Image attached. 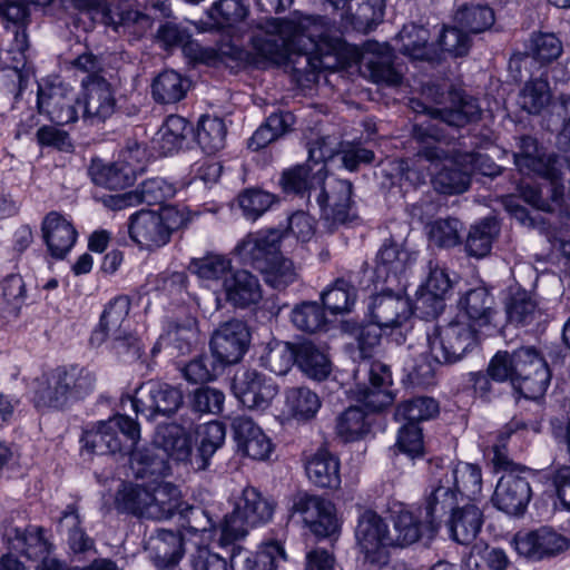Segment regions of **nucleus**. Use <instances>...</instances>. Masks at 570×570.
<instances>
[{"label":"nucleus","mask_w":570,"mask_h":570,"mask_svg":"<svg viewBox=\"0 0 570 570\" xmlns=\"http://www.w3.org/2000/svg\"><path fill=\"white\" fill-rule=\"evenodd\" d=\"M127 401L136 414L154 421L158 416H170L183 405L184 397L180 389L170 384L148 381L142 383L134 396Z\"/></svg>","instance_id":"nucleus-10"},{"label":"nucleus","mask_w":570,"mask_h":570,"mask_svg":"<svg viewBox=\"0 0 570 570\" xmlns=\"http://www.w3.org/2000/svg\"><path fill=\"white\" fill-rule=\"evenodd\" d=\"M505 313L508 321L517 326L530 325L540 316L537 299L521 288L511 292L507 298Z\"/></svg>","instance_id":"nucleus-48"},{"label":"nucleus","mask_w":570,"mask_h":570,"mask_svg":"<svg viewBox=\"0 0 570 570\" xmlns=\"http://www.w3.org/2000/svg\"><path fill=\"white\" fill-rule=\"evenodd\" d=\"M498 232V225L491 218H485L472 225L465 240L466 254L475 258L485 257L491 252L492 243Z\"/></svg>","instance_id":"nucleus-55"},{"label":"nucleus","mask_w":570,"mask_h":570,"mask_svg":"<svg viewBox=\"0 0 570 570\" xmlns=\"http://www.w3.org/2000/svg\"><path fill=\"white\" fill-rule=\"evenodd\" d=\"M563 51L561 40L552 32H533L527 43V55L540 63H550Z\"/></svg>","instance_id":"nucleus-62"},{"label":"nucleus","mask_w":570,"mask_h":570,"mask_svg":"<svg viewBox=\"0 0 570 570\" xmlns=\"http://www.w3.org/2000/svg\"><path fill=\"white\" fill-rule=\"evenodd\" d=\"M306 474L321 488L336 489L341 484L338 459L326 449H320L308 460Z\"/></svg>","instance_id":"nucleus-43"},{"label":"nucleus","mask_w":570,"mask_h":570,"mask_svg":"<svg viewBox=\"0 0 570 570\" xmlns=\"http://www.w3.org/2000/svg\"><path fill=\"white\" fill-rule=\"evenodd\" d=\"M440 411L436 400L430 396H415L401 402L394 412V419L404 424L419 425L422 421L434 419Z\"/></svg>","instance_id":"nucleus-49"},{"label":"nucleus","mask_w":570,"mask_h":570,"mask_svg":"<svg viewBox=\"0 0 570 570\" xmlns=\"http://www.w3.org/2000/svg\"><path fill=\"white\" fill-rule=\"evenodd\" d=\"M189 89V79L173 69L160 72L151 85L153 98L159 104H176Z\"/></svg>","instance_id":"nucleus-44"},{"label":"nucleus","mask_w":570,"mask_h":570,"mask_svg":"<svg viewBox=\"0 0 570 570\" xmlns=\"http://www.w3.org/2000/svg\"><path fill=\"white\" fill-rule=\"evenodd\" d=\"M313 199L320 207L321 217L330 228H335L356 218L351 181L337 178L327 181L324 179L321 186H313Z\"/></svg>","instance_id":"nucleus-9"},{"label":"nucleus","mask_w":570,"mask_h":570,"mask_svg":"<svg viewBox=\"0 0 570 570\" xmlns=\"http://www.w3.org/2000/svg\"><path fill=\"white\" fill-rule=\"evenodd\" d=\"M223 287L226 301L238 308L256 305L263 297L258 278L245 269L225 277Z\"/></svg>","instance_id":"nucleus-33"},{"label":"nucleus","mask_w":570,"mask_h":570,"mask_svg":"<svg viewBox=\"0 0 570 570\" xmlns=\"http://www.w3.org/2000/svg\"><path fill=\"white\" fill-rule=\"evenodd\" d=\"M551 92L547 76L532 78L519 94V105L529 114H539L550 101Z\"/></svg>","instance_id":"nucleus-60"},{"label":"nucleus","mask_w":570,"mask_h":570,"mask_svg":"<svg viewBox=\"0 0 570 570\" xmlns=\"http://www.w3.org/2000/svg\"><path fill=\"white\" fill-rule=\"evenodd\" d=\"M193 423L178 424L176 422L159 424L155 433V444L161 448L167 455L176 461L191 459Z\"/></svg>","instance_id":"nucleus-29"},{"label":"nucleus","mask_w":570,"mask_h":570,"mask_svg":"<svg viewBox=\"0 0 570 570\" xmlns=\"http://www.w3.org/2000/svg\"><path fill=\"white\" fill-rule=\"evenodd\" d=\"M76 102L72 88L59 79L38 83V110L55 124L65 126L76 121L78 119Z\"/></svg>","instance_id":"nucleus-12"},{"label":"nucleus","mask_w":570,"mask_h":570,"mask_svg":"<svg viewBox=\"0 0 570 570\" xmlns=\"http://www.w3.org/2000/svg\"><path fill=\"white\" fill-rule=\"evenodd\" d=\"M187 220L186 213L175 206L160 210L140 209L129 217L128 233L140 249L155 250L168 244L173 233Z\"/></svg>","instance_id":"nucleus-4"},{"label":"nucleus","mask_w":570,"mask_h":570,"mask_svg":"<svg viewBox=\"0 0 570 570\" xmlns=\"http://www.w3.org/2000/svg\"><path fill=\"white\" fill-rule=\"evenodd\" d=\"M371 423L358 406H350L336 420V434L344 442H354L370 432Z\"/></svg>","instance_id":"nucleus-57"},{"label":"nucleus","mask_w":570,"mask_h":570,"mask_svg":"<svg viewBox=\"0 0 570 570\" xmlns=\"http://www.w3.org/2000/svg\"><path fill=\"white\" fill-rule=\"evenodd\" d=\"M322 306L332 314L348 313L356 299L354 286L344 279H337L327 291L322 293Z\"/></svg>","instance_id":"nucleus-64"},{"label":"nucleus","mask_w":570,"mask_h":570,"mask_svg":"<svg viewBox=\"0 0 570 570\" xmlns=\"http://www.w3.org/2000/svg\"><path fill=\"white\" fill-rule=\"evenodd\" d=\"M459 307L469 321L485 326L495 315V302L491 293L484 287L469 289L459 301Z\"/></svg>","instance_id":"nucleus-42"},{"label":"nucleus","mask_w":570,"mask_h":570,"mask_svg":"<svg viewBox=\"0 0 570 570\" xmlns=\"http://www.w3.org/2000/svg\"><path fill=\"white\" fill-rule=\"evenodd\" d=\"M130 311V298L120 295L111 299L105 307L100 317V332L106 336H111L130 328L128 320Z\"/></svg>","instance_id":"nucleus-54"},{"label":"nucleus","mask_w":570,"mask_h":570,"mask_svg":"<svg viewBox=\"0 0 570 570\" xmlns=\"http://www.w3.org/2000/svg\"><path fill=\"white\" fill-rule=\"evenodd\" d=\"M309 160L317 166L313 171L307 164L297 165L283 171L279 184L285 193L298 195L307 194V200L311 203L313 186H321L326 178L325 165L322 164L332 158L334 150L326 145L324 138L316 140L308 149Z\"/></svg>","instance_id":"nucleus-11"},{"label":"nucleus","mask_w":570,"mask_h":570,"mask_svg":"<svg viewBox=\"0 0 570 570\" xmlns=\"http://www.w3.org/2000/svg\"><path fill=\"white\" fill-rule=\"evenodd\" d=\"M81 523L79 509L71 503L61 512L57 524L58 532L65 538L69 551L73 556L95 551V540L87 534Z\"/></svg>","instance_id":"nucleus-35"},{"label":"nucleus","mask_w":570,"mask_h":570,"mask_svg":"<svg viewBox=\"0 0 570 570\" xmlns=\"http://www.w3.org/2000/svg\"><path fill=\"white\" fill-rule=\"evenodd\" d=\"M441 475L453 488L461 502H471L481 493L482 473L475 464L460 462Z\"/></svg>","instance_id":"nucleus-39"},{"label":"nucleus","mask_w":570,"mask_h":570,"mask_svg":"<svg viewBox=\"0 0 570 570\" xmlns=\"http://www.w3.org/2000/svg\"><path fill=\"white\" fill-rule=\"evenodd\" d=\"M514 387L527 399L542 397L551 382V371L546 358L534 346L513 351Z\"/></svg>","instance_id":"nucleus-7"},{"label":"nucleus","mask_w":570,"mask_h":570,"mask_svg":"<svg viewBox=\"0 0 570 570\" xmlns=\"http://www.w3.org/2000/svg\"><path fill=\"white\" fill-rule=\"evenodd\" d=\"M80 10H96L104 24L118 33L140 35L147 23L148 17L125 2H106L100 6L99 0H72Z\"/></svg>","instance_id":"nucleus-14"},{"label":"nucleus","mask_w":570,"mask_h":570,"mask_svg":"<svg viewBox=\"0 0 570 570\" xmlns=\"http://www.w3.org/2000/svg\"><path fill=\"white\" fill-rule=\"evenodd\" d=\"M362 371L368 376V385L357 389V400L371 412H379L391 405L394 395L390 391L392 385L390 366L380 361L365 362L358 366L357 373Z\"/></svg>","instance_id":"nucleus-19"},{"label":"nucleus","mask_w":570,"mask_h":570,"mask_svg":"<svg viewBox=\"0 0 570 570\" xmlns=\"http://www.w3.org/2000/svg\"><path fill=\"white\" fill-rule=\"evenodd\" d=\"M198 337L197 322L194 317H186L181 322L169 323L166 334L161 336L169 348L177 355H186L191 352Z\"/></svg>","instance_id":"nucleus-50"},{"label":"nucleus","mask_w":570,"mask_h":570,"mask_svg":"<svg viewBox=\"0 0 570 570\" xmlns=\"http://www.w3.org/2000/svg\"><path fill=\"white\" fill-rule=\"evenodd\" d=\"M248 8L242 0H217L207 11L208 28L223 30L243 21Z\"/></svg>","instance_id":"nucleus-52"},{"label":"nucleus","mask_w":570,"mask_h":570,"mask_svg":"<svg viewBox=\"0 0 570 570\" xmlns=\"http://www.w3.org/2000/svg\"><path fill=\"white\" fill-rule=\"evenodd\" d=\"M3 539L9 549L28 559L37 560L49 554L51 544L43 537V529L40 527H29L26 530L18 528H8L3 532Z\"/></svg>","instance_id":"nucleus-38"},{"label":"nucleus","mask_w":570,"mask_h":570,"mask_svg":"<svg viewBox=\"0 0 570 570\" xmlns=\"http://www.w3.org/2000/svg\"><path fill=\"white\" fill-rule=\"evenodd\" d=\"M275 504L256 488L247 487L235 503L233 511L220 524L219 544L223 548L244 539L249 529L272 520Z\"/></svg>","instance_id":"nucleus-5"},{"label":"nucleus","mask_w":570,"mask_h":570,"mask_svg":"<svg viewBox=\"0 0 570 570\" xmlns=\"http://www.w3.org/2000/svg\"><path fill=\"white\" fill-rule=\"evenodd\" d=\"M459 159L444 166L432 179L434 189L441 194L455 195L464 193L470 186L468 167L459 168Z\"/></svg>","instance_id":"nucleus-58"},{"label":"nucleus","mask_w":570,"mask_h":570,"mask_svg":"<svg viewBox=\"0 0 570 570\" xmlns=\"http://www.w3.org/2000/svg\"><path fill=\"white\" fill-rule=\"evenodd\" d=\"M41 232L48 252L57 259L66 257L78 236L73 225L58 212H50L45 216Z\"/></svg>","instance_id":"nucleus-28"},{"label":"nucleus","mask_w":570,"mask_h":570,"mask_svg":"<svg viewBox=\"0 0 570 570\" xmlns=\"http://www.w3.org/2000/svg\"><path fill=\"white\" fill-rule=\"evenodd\" d=\"M482 524L483 513L471 502H462L446 521L451 538L460 544L472 543Z\"/></svg>","instance_id":"nucleus-36"},{"label":"nucleus","mask_w":570,"mask_h":570,"mask_svg":"<svg viewBox=\"0 0 570 570\" xmlns=\"http://www.w3.org/2000/svg\"><path fill=\"white\" fill-rule=\"evenodd\" d=\"M296 365L311 379L322 381L331 372L325 351L311 341L296 344Z\"/></svg>","instance_id":"nucleus-45"},{"label":"nucleus","mask_w":570,"mask_h":570,"mask_svg":"<svg viewBox=\"0 0 570 570\" xmlns=\"http://www.w3.org/2000/svg\"><path fill=\"white\" fill-rule=\"evenodd\" d=\"M430 31L416 23L404 24L396 36L399 51L412 60L440 61V51L429 41Z\"/></svg>","instance_id":"nucleus-32"},{"label":"nucleus","mask_w":570,"mask_h":570,"mask_svg":"<svg viewBox=\"0 0 570 570\" xmlns=\"http://www.w3.org/2000/svg\"><path fill=\"white\" fill-rule=\"evenodd\" d=\"M227 128L223 119L203 116L196 129V140L207 155L218 153L225 147Z\"/></svg>","instance_id":"nucleus-51"},{"label":"nucleus","mask_w":570,"mask_h":570,"mask_svg":"<svg viewBox=\"0 0 570 570\" xmlns=\"http://www.w3.org/2000/svg\"><path fill=\"white\" fill-rule=\"evenodd\" d=\"M323 17L295 12L287 18L265 17L250 26V43L263 60L276 65L291 63L294 70L308 73L322 67L315 55L318 41L325 37Z\"/></svg>","instance_id":"nucleus-1"},{"label":"nucleus","mask_w":570,"mask_h":570,"mask_svg":"<svg viewBox=\"0 0 570 570\" xmlns=\"http://www.w3.org/2000/svg\"><path fill=\"white\" fill-rule=\"evenodd\" d=\"M394 535H392L393 547H407L417 542L422 538L431 539L436 533L434 527L428 528V519L422 511L400 507L392 511Z\"/></svg>","instance_id":"nucleus-27"},{"label":"nucleus","mask_w":570,"mask_h":570,"mask_svg":"<svg viewBox=\"0 0 570 570\" xmlns=\"http://www.w3.org/2000/svg\"><path fill=\"white\" fill-rule=\"evenodd\" d=\"M417 253L393 238L385 239L375 256L374 274L379 282L399 281L416 262Z\"/></svg>","instance_id":"nucleus-23"},{"label":"nucleus","mask_w":570,"mask_h":570,"mask_svg":"<svg viewBox=\"0 0 570 570\" xmlns=\"http://www.w3.org/2000/svg\"><path fill=\"white\" fill-rule=\"evenodd\" d=\"M226 436L225 425L218 421H210L204 425L200 443L194 456L198 470L208 466L209 459L223 446Z\"/></svg>","instance_id":"nucleus-59"},{"label":"nucleus","mask_w":570,"mask_h":570,"mask_svg":"<svg viewBox=\"0 0 570 570\" xmlns=\"http://www.w3.org/2000/svg\"><path fill=\"white\" fill-rule=\"evenodd\" d=\"M293 325L306 333H316L326 326V316L322 305L316 302L297 304L291 313Z\"/></svg>","instance_id":"nucleus-63"},{"label":"nucleus","mask_w":570,"mask_h":570,"mask_svg":"<svg viewBox=\"0 0 570 570\" xmlns=\"http://www.w3.org/2000/svg\"><path fill=\"white\" fill-rule=\"evenodd\" d=\"M431 355L438 363L460 362L478 343L474 324L454 318L446 324L436 325L428 334Z\"/></svg>","instance_id":"nucleus-6"},{"label":"nucleus","mask_w":570,"mask_h":570,"mask_svg":"<svg viewBox=\"0 0 570 570\" xmlns=\"http://www.w3.org/2000/svg\"><path fill=\"white\" fill-rule=\"evenodd\" d=\"M230 426L238 452L253 460H265L269 456L273 444L250 417L235 416L232 419Z\"/></svg>","instance_id":"nucleus-25"},{"label":"nucleus","mask_w":570,"mask_h":570,"mask_svg":"<svg viewBox=\"0 0 570 570\" xmlns=\"http://www.w3.org/2000/svg\"><path fill=\"white\" fill-rule=\"evenodd\" d=\"M130 454V468L137 479L160 480L167 471L168 464L155 448H135Z\"/></svg>","instance_id":"nucleus-47"},{"label":"nucleus","mask_w":570,"mask_h":570,"mask_svg":"<svg viewBox=\"0 0 570 570\" xmlns=\"http://www.w3.org/2000/svg\"><path fill=\"white\" fill-rule=\"evenodd\" d=\"M372 323L381 328L401 326L413 314L407 297L392 293H381L372 298L368 305Z\"/></svg>","instance_id":"nucleus-26"},{"label":"nucleus","mask_w":570,"mask_h":570,"mask_svg":"<svg viewBox=\"0 0 570 570\" xmlns=\"http://www.w3.org/2000/svg\"><path fill=\"white\" fill-rule=\"evenodd\" d=\"M82 448L94 454L106 455L124 451L122 440L112 430L109 421H101L91 430L83 433L81 438Z\"/></svg>","instance_id":"nucleus-46"},{"label":"nucleus","mask_w":570,"mask_h":570,"mask_svg":"<svg viewBox=\"0 0 570 570\" xmlns=\"http://www.w3.org/2000/svg\"><path fill=\"white\" fill-rule=\"evenodd\" d=\"M461 503L456 492L441 475L430 485L424 505L419 509L428 519L429 527H434L438 530L442 519L445 515L450 517Z\"/></svg>","instance_id":"nucleus-30"},{"label":"nucleus","mask_w":570,"mask_h":570,"mask_svg":"<svg viewBox=\"0 0 570 570\" xmlns=\"http://www.w3.org/2000/svg\"><path fill=\"white\" fill-rule=\"evenodd\" d=\"M292 511L298 513L309 530L320 538H328L338 532L334 504L321 497L297 493L293 498Z\"/></svg>","instance_id":"nucleus-15"},{"label":"nucleus","mask_w":570,"mask_h":570,"mask_svg":"<svg viewBox=\"0 0 570 570\" xmlns=\"http://www.w3.org/2000/svg\"><path fill=\"white\" fill-rule=\"evenodd\" d=\"M283 237L284 233L276 228L249 233L236 245L234 250L244 265L261 271L281 256Z\"/></svg>","instance_id":"nucleus-18"},{"label":"nucleus","mask_w":570,"mask_h":570,"mask_svg":"<svg viewBox=\"0 0 570 570\" xmlns=\"http://www.w3.org/2000/svg\"><path fill=\"white\" fill-rule=\"evenodd\" d=\"M285 405L292 416L308 420L320 410L321 400L315 392L307 387H293L286 392Z\"/></svg>","instance_id":"nucleus-61"},{"label":"nucleus","mask_w":570,"mask_h":570,"mask_svg":"<svg viewBox=\"0 0 570 570\" xmlns=\"http://www.w3.org/2000/svg\"><path fill=\"white\" fill-rule=\"evenodd\" d=\"M522 473H503L491 499L498 510L509 515H522L532 497L530 482Z\"/></svg>","instance_id":"nucleus-20"},{"label":"nucleus","mask_w":570,"mask_h":570,"mask_svg":"<svg viewBox=\"0 0 570 570\" xmlns=\"http://www.w3.org/2000/svg\"><path fill=\"white\" fill-rule=\"evenodd\" d=\"M144 149L134 142L122 154V159L114 163H105L101 159H92L88 168V175L92 183L108 189H124L131 186L136 180L137 168L130 163L139 158Z\"/></svg>","instance_id":"nucleus-13"},{"label":"nucleus","mask_w":570,"mask_h":570,"mask_svg":"<svg viewBox=\"0 0 570 570\" xmlns=\"http://www.w3.org/2000/svg\"><path fill=\"white\" fill-rule=\"evenodd\" d=\"M229 553L233 570H275L276 558H285L283 548L277 542H269L258 551L252 552L234 542Z\"/></svg>","instance_id":"nucleus-34"},{"label":"nucleus","mask_w":570,"mask_h":570,"mask_svg":"<svg viewBox=\"0 0 570 570\" xmlns=\"http://www.w3.org/2000/svg\"><path fill=\"white\" fill-rule=\"evenodd\" d=\"M448 88L445 85L435 83L432 81L425 82L421 87L420 97L409 99V107L416 114L429 116V119L419 121L413 126L412 138L417 144L416 156L423 158L431 164L446 159L450 151L444 150L439 144H450L444 129L438 122L440 116L433 111H442L433 107L443 102Z\"/></svg>","instance_id":"nucleus-2"},{"label":"nucleus","mask_w":570,"mask_h":570,"mask_svg":"<svg viewBox=\"0 0 570 570\" xmlns=\"http://www.w3.org/2000/svg\"><path fill=\"white\" fill-rule=\"evenodd\" d=\"M157 39L165 49L181 47L184 52L195 60L205 59V50L190 40L187 29L176 23L166 22L161 24L157 30Z\"/></svg>","instance_id":"nucleus-53"},{"label":"nucleus","mask_w":570,"mask_h":570,"mask_svg":"<svg viewBox=\"0 0 570 570\" xmlns=\"http://www.w3.org/2000/svg\"><path fill=\"white\" fill-rule=\"evenodd\" d=\"M250 342L249 330L245 322L230 320L223 323L213 334L210 351L223 367L238 363L245 355Z\"/></svg>","instance_id":"nucleus-17"},{"label":"nucleus","mask_w":570,"mask_h":570,"mask_svg":"<svg viewBox=\"0 0 570 570\" xmlns=\"http://www.w3.org/2000/svg\"><path fill=\"white\" fill-rule=\"evenodd\" d=\"M149 500L148 483H126L117 491L115 505L119 512L147 518V502Z\"/></svg>","instance_id":"nucleus-56"},{"label":"nucleus","mask_w":570,"mask_h":570,"mask_svg":"<svg viewBox=\"0 0 570 570\" xmlns=\"http://www.w3.org/2000/svg\"><path fill=\"white\" fill-rule=\"evenodd\" d=\"M146 549L157 569L170 570L184 556V541L178 532L159 529L150 535Z\"/></svg>","instance_id":"nucleus-31"},{"label":"nucleus","mask_w":570,"mask_h":570,"mask_svg":"<svg viewBox=\"0 0 570 570\" xmlns=\"http://www.w3.org/2000/svg\"><path fill=\"white\" fill-rule=\"evenodd\" d=\"M240 403L257 411H265L277 394V386L256 370H246L236 375L233 384Z\"/></svg>","instance_id":"nucleus-21"},{"label":"nucleus","mask_w":570,"mask_h":570,"mask_svg":"<svg viewBox=\"0 0 570 570\" xmlns=\"http://www.w3.org/2000/svg\"><path fill=\"white\" fill-rule=\"evenodd\" d=\"M96 381L95 373L86 367H57L38 379L35 405L38 409L63 410L90 395Z\"/></svg>","instance_id":"nucleus-3"},{"label":"nucleus","mask_w":570,"mask_h":570,"mask_svg":"<svg viewBox=\"0 0 570 570\" xmlns=\"http://www.w3.org/2000/svg\"><path fill=\"white\" fill-rule=\"evenodd\" d=\"M514 546L519 556L530 561H542L554 558L570 546V540L551 527H540L514 537Z\"/></svg>","instance_id":"nucleus-16"},{"label":"nucleus","mask_w":570,"mask_h":570,"mask_svg":"<svg viewBox=\"0 0 570 570\" xmlns=\"http://www.w3.org/2000/svg\"><path fill=\"white\" fill-rule=\"evenodd\" d=\"M148 492L147 519H169L181 505L180 491L170 482L153 480L148 483Z\"/></svg>","instance_id":"nucleus-37"},{"label":"nucleus","mask_w":570,"mask_h":570,"mask_svg":"<svg viewBox=\"0 0 570 570\" xmlns=\"http://www.w3.org/2000/svg\"><path fill=\"white\" fill-rule=\"evenodd\" d=\"M433 112L440 116L436 122L440 127L443 128V125H448L462 128L480 119L481 107L475 98L465 94L453 92L451 94V107Z\"/></svg>","instance_id":"nucleus-41"},{"label":"nucleus","mask_w":570,"mask_h":570,"mask_svg":"<svg viewBox=\"0 0 570 570\" xmlns=\"http://www.w3.org/2000/svg\"><path fill=\"white\" fill-rule=\"evenodd\" d=\"M394 55L387 43L366 41L364 43L363 68L375 83L397 86L402 82L403 73L394 65Z\"/></svg>","instance_id":"nucleus-24"},{"label":"nucleus","mask_w":570,"mask_h":570,"mask_svg":"<svg viewBox=\"0 0 570 570\" xmlns=\"http://www.w3.org/2000/svg\"><path fill=\"white\" fill-rule=\"evenodd\" d=\"M193 131V126L184 117L170 115L153 138V148L161 156H170L178 153Z\"/></svg>","instance_id":"nucleus-40"},{"label":"nucleus","mask_w":570,"mask_h":570,"mask_svg":"<svg viewBox=\"0 0 570 570\" xmlns=\"http://www.w3.org/2000/svg\"><path fill=\"white\" fill-rule=\"evenodd\" d=\"M83 119L90 125L105 122L117 109V99L111 85L104 77L82 80Z\"/></svg>","instance_id":"nucleus-22"},{"label":"nucleus","mask_w":570,"mask_h":570,"mask_svg":"<svg viewBox=\"0 0 570 570\" xmlns=\"http://www.w3.org/2000/svg\"><path fill=\"white\" fill-rule=\"evenodd\" d=\"M355 540L365 561L386 567L393 541L389 524L380 514L373 510L360 514L355 527Z\"/></svg>","instance_id":"nucleus-8"}]
</instances>
